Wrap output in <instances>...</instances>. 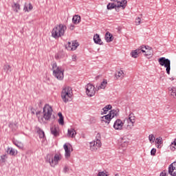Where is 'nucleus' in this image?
I'll return each mask as SVG.
<instances>
[{
  "label": "nucleus",
  "instance_id": "nucleus-1",
  "mask_svg": "<svg viewBox=\"0 0 176 176\" xmlns=\"http://www.w3.org/2000/svg\"><path fill=\"white\" fill-rule=\"evenodd\" d=\"M53 115V108L49 104H46L43 109V116L38 117L40 123H45V120H50Z\"/></svg>",
  "mask_w": 176,
  "mask_h": 176
},
{
  "label": "nucleus",
  "instance_id": "nucleus-2",
  "mask_svg": "<svg viewBox=\"0 0 176 176\" xmlns=\"http://www.w3.org/2000/svg\"><path fill=\"white\" fill-rule=\"evenodd\" d=\"M65 31H67V26H65L64 24L60 23L52 30V36L54 38V39H58V38L64 36Z\"/></svg>",
  "mask_w": 176,
  "mask_h": 176
},
{
  "label": "nucleus",
  "instance_id": "nucleus-3",
  "mask_svg": "<svg viewBox=\"0 0 176 176\" xmlns=\"http://www.w3.org/2000/svg\"><path fill=\"white\" fill-rule=\"evenodd\" d=\"M53 75L58 80L64 79V69L61 67L57 66V63L54 62L52 64Z\"/></svg>",
  "mask_w": 176,
  "mask_h": 176
},
{
  "label": "nucleus",
  "instance_id": "nucleus-4",
  "mask_svg": "<svg viewBox=\"0 0 176 176\" xmlns=\"http://www.w3.org/2000/svg\"><path fill=\"white\" fill-rule=\"evenodd\" d=\"M119 116V109H116L111 110L109 114L104 116L102 117L101 122L102 123H107L109 124L111 120L113 119V118H118Z\"/></svg>",
  "mask_w": 176,
  "mask_h": 176
},
{
  "label": "nucleus",
  "instance_id": "nucleus-5",
  "mask_svg": "<svg viewBox=\"0 0 176 176\" xmlns=\"http://www.w3.org/2000/svg\"><path fill=\"white\" fill-rule=\"evenodd\" d=\"M61 98L63 102L71 101V98H72V88L71 87L66 86L63 89Z\"/></svg>",
  "mask_w": 176,
  "mask_h": 176
},
{
  "label": "nucleus",
  "instance_id": "nucleus-6",
  "mask_svg": "<svg viewBox=\"0 0 176 176\" xmlns=\"http://www.w3.org/2000/svg\"><path fill=\"white\" fill-rule=\"evenodd\" d=\"M158 63L160 65L166 68V74H168V75H170V71L171 69V61L168 58L162 57L158 59Z\"/></svg>",
  "mask_w": 176,
  "mask_h": 176
},
{
  "label": "nucleus",
  "instance_id": "nucleus-7",
  "mask_svg": "<svg viewBox=\"0 0 176 176\" xmlns=\"http://www.w3.org/2000/svg\"><path fill=\"white\" fill-rule=\"evenodd\" d=\"M85 93L88 97L96 96V87L91 83H89L85 86Z\"/></svg>",
  "mask_w": 176,
  "mask_h": 176
},
{
  "label": "nucleus",
  "instance_id": "nucleus-8",
  "mask_svg": "<svg viewBox=\"0 0 176 176\" xmlns=\"http://www.w3.org/2000/svg\"><path fill=\"white\" fill-rule=\"evenodd\" d=\"M126 122L128 124L125 126L127 130H131L133 126H134V123H135V116H134V113H131L129 116V118H126Z\"/></svg>",
  "mask_w": 176,
  "mask_h": 176
},
{
  "label": "nucleus",
  "instance_id": "nucleus-9",
  "mask_svg": "<svg viewBox=\"0 0 176 176\" xmlns=\"http://www.w3.org/2000/svg\"><path fill=\"white\" fill-rule=\"evenodd\" d=\"M63 158L61 155L56 154L53 158H49V160H47V162H48L52 167H54V166H56V164H58V162Z\"/></svg>",
  "mask_w": 176,
  "mask_h": 176
},
{
  "label": "nucleus",
  "instance_id": "nucleus-10",
  "mask_svg": "<svg viewBox=\"0 0 176 176\" xmlns=\"http://www.w3.org/2000/svg\"><path fill=\"white\" fill-rule=\"evenodd\" d=\"M102 145L101 142L94 140L89 142V149L91 152H97L98 149H100Z\"/></svg>",
  "mask_w": 176,
  "mask_h": 176
},
{
  "label": "nucleus",
  "instance_id": "nucleus-11",
  "mask_svg": "<svg viewBox=\"0 0 176 176\" xmlns=\"http://www.w3.org/2000/svg\"><path fill=\"white\" fill-rule=\"evenodd\" d=\"M126 122V119L122 121L120 119H117L113 124V129L115 130H123V126H124V123Z\"/></svg>",
  "mask_w": 176,
  "mask_h": 176
},
{
  "label": "nucleus",
  "instance_id": "nucleus-12",
  "mask_svg": "<svg viewBox=\"0 0 176 176\" xmlns=\"http://www.w3.org/2000/svg\"><path fill=\"white\" fill-rule=\"evenodd\" d=\"M141 47V52L142 53H145L144 56L148 57V56H152L153 54V50H152V47L146 45H142Z\"/></svg>",
  "mask_w": 176,
  "mask_h": 176
},
{
  "label": "nucleus",
  "instance_id": "nucleus-13",
  "mask_svg": "<svg viewBox=\"0 0 176 176\" xmlns=\"http://www.w3.org/2000/svg\"><path fill=\"white\" fill-rule=\"evenodd\" d=\"M63 148L65 149V157L69 159V157H71V148H72V146L65 144Z\"/></svg>",
  "mask_w": 176,
  "mask_h": 176
},
{
  "label": "nucleus",
  "instance_id": "nucleus-14",
  "mask_svg": "<svg viewBox=\"0 0 176 176\" xmlns=\"http://www.w3.org/2000/svg\"><path fill=\"white\" fill-rule=\"evenodd\" d=\"M168 173L171 176H176V162L169 166Z\"/></svg>",
  "mask_w": 176,
  "mask_h": 176
},
{
  "label": "nucleus",
  "instance_id": "nucleus-15",
  "mask_svg": "<svg viewBox=\"0 0 176 176\" xmlns=\"http://www.w3.org/2000/svg\"><path fill=\"white\" fill-rule=\"evenodd\" d=\"M51 133L52 134V135H54V137H58V135H60V133H58L59 131V129L57 126H52L51 129Z\"/></svg>",
  "mask_w": 176,
  "mask_h": 176
},
{
  "label": "nucleus",
  "instance_id": "nucleus-16",
  "mask_svg": "<svg viewBox=\"0 0 176 176\" xmlns=\"http://www.w3.org/2000/svg\"><path fill=\"white\" fill-rule=\"evenodd\" d=\"M78 46H79V44L76 41H73L72 43L71 42L68 43V49H70V50H76Z\"/></svg>",
  "mask_w": 176,
  "mask_h": 176
},
{
  "label": "nucleus",
  "instance_id": "nucleus-17",
  "mask_svg": "<svg viewBox=\"0 0 176 176\" xmlns=\"http://www.w3.org/2000/svg\"><path fill=\"white\" fill-rule=\"evenodd\" d=\"M67 135L70 137V138H75L76 135V131L74 129V128H70L67 130Z\"/></svg>",
  "mask_w": 176,
  "mask_h": 176
},
{
  "label": "nucleus",
  "instance_id": "nucleus-18",
  "mask_svg": "<svg viewBox=\"0 0 176 176\" xmlns=\"http://www.w3.org/2000/svg\"><path fill=\"white\" fill-rule=\"evenodd\" d=\"M141 52L142 51H141V46H140L137 50L132 51L131 53V57H133V58H137L138 57V54H140V53H141Z\"/></svg>",
  "mask_w": 176,
  "mask_h": 176
},
{
  "label": "nucleus",
  "instance_id": "nucleus-19",
  "mask_svg": "<svg viewBox=\"0 0 176 176\" xmlns=\"http://www.w3.org/2000/svg\"><path fill=\"white\" fill-rule=\"evenodd\" d=\"M94 43L97 45H102V41H101V38H100V35H98V34H96L94 36Z\"/></svg>",
  "mask_w": 176,
  "mask_h": 176
},
{
  "label": "nucleus",
  "instance_id": "nucleus-20",
  "mask_svg": "<svg viewBox=\"0 0 176 176\" xmlns=\"http://www.w3.org/2000/svg\"><path fill=\"white\" fill-rule=\"evenodd\" d=\"M105 41L108 43L112 42L113 41V36L109 32H107L105 34Z\"/></svg>",
  "mask_w": 176,
  "mask_h": 176
},
{
  "label": "nucleus",
  "instance_id": "nucleus-21",
  "mask_svg": "<svg viewBox=\"0 0 176 176\" xmlns=\"http://www.w3.org/2000/svg\"><path fill=\"white\" fill-rule=\"evenodd\" d=\"M3 69L6 74H10L12 72V66L8 64H6L3 65Z\"/></svg>",
  "mask_w": 176,
  "mask_h": 176
},
{
  "label": "nucleus",
  "instance_id": "nucleus-22",
  "mask_svg": "<svg viewBox=\"0 0 176 176\" xmlns=\"http://www.w3.org/2000/svg\"><path fill=\"white\" fill-rule=\"evenodd\" d=\"M72 21L74 24H79V23H80V16L74 15L73 16Z\"/></svg>",
  "mask_w": 176,
  "mask_h": 176
},
{
  "label": "nucleus",
  "instance_id": "nucleus-23",
  "mask_svg": "<svg viewBox=\"0 0 176 176\" xmlns=\"http://www.w3.org/2000/svg\"><path fill=\"white\" fill-rule=\"evenodd\" d=\"M108 85V82L107 80H104L100 85L98 87V90H100V89H105L107 87V85Z\"/></svg>",
  "mask_w": 176,
  "mask_h": 176
},
{
  "label": "nucleus",
  "instance_id": "nucleus-24",
  "mask_svg": "<svg viewBox=\"0 0 176 176\" xmlns=\"http://www.w3.org/2000/svg\"><path fill=\"white\" fill-rule=\"evenodd\" d=\"M124 74V73L122 72V70H120V71L116 72L115 76H116V79H119L120 78L122 79V78H123Z\"/></svg>",
  "mask_w": 176,
  "mask_h": 176
},
{
  "label": "nucleus",
  "instance_id": "nucleus-25",
  "mask_svg": "<svg viewBox=\"0 0 176 176\" xmlns=\"http://www.w3.org/2000/svg\"><path fill=\"white\" fill-rule=\"evenodd\" d=\"M169 91H170V94L173 98H176V87H170L168 88Z\"/></svg>",
  "mask_w": 176,
  "mask_h": 176
},
{
  "label": "nucleus",
  "instance_id": "nucleus-26",
  "mask_svg": "<svg viewBox=\"0 0 176 176\" xmlns=\"http://www.w3.org/2000/svg\"><path fill=\"white\" fill-rule=\"evenodd\" d=\"M12 9L14 12H16V13H19V10H20V4L14 3V5H12Z\"/></svg>",
  "mask_w": 176,
  "mask_h": 176
},
{
  "label": "nucleus",
  "instance_id": "nucleus-27",
  "mask_svg": "<svg viewBox=\"0 0 176 176\" xmlns=\"http://www.w3.org/2000/svg\"><path fill=\"white\" fill-rule=\"evenodd\" d=\"M58 116L59 117V124H64V117L63 116V113H61V112L58 113Z\"/></svg>",
  "mask_w": 176,
  "mask_h": 176
},
{
  "label": "nucleus",
  "instance_id": "nucleus-28",
  "mask_svg": "<svg viewBox=\"0 0 176 176\" xmlns=\"http://www.w3.org/2000/svg\"><path fill=\"white\" fill-rule=\"evenodd\" d=\"M7 153H8V155L14 156V155H16V150H14V148H8L7 150Z\"/></svg>",
  "mask_w": 176,
  "mask_h": 176
},
{
  "label": "nucleus",
  "instance_id": "nucleus-29",
  "mask_svg": "<svg viewBox=\"0 0 176 176\" xmlns=\"http://www.w3.org/2000/svg\"><path fill=\"white\" fill-rule=\"evenodd\" d=\"M107 8L108 10H112V9H115L116 8V4L114 3H109Z\"/></svg>",
  "mask_w": 176,
  "mask_h": 176
},
{
  "label": "nucleus",
  "instance_id": "nucleus-30",
  "mask_svg": "<svg viewBox=\"0 0 176 176\" xmlns=\"http://www.w3.org/2000/svg\"><path fill=\"white\" fill-rule=\"evenodd\" d=\"M169 148L170 151H175L176 149V139L173 141V142L171 143V144L169 146Z\"/></svg>",
  "mask_w": 176,
  "mask_h": 176
},
{
  "label": "nucleus",
  "instance_id": "nucleus-31",
  "mask_svg": "<svg viewBox=\"0 0 176 176\" xmlns=\"http://www.w3.org/2000/svg\"><path fill=\"white\" fill-rule=\"evenodd\" d=\"M14 144L19 149H23V148H24V145L20 142H14Z\"/></svg>",
  "mask_w": 176,
  "mask_h": 176
},
{
  "label": "nucleus",
  "instance_id": "nucleus-32",
  "mask_svg": "<svg viewBox=\"0 0 176 176\" xmlns=\"http://www.w3.org/2000/svg\"><path fill=\"white\" fill-rule=\"evenodd\" d=\"M111 109H112V105L109 104V105H107L106 107H104L102 109V111H103L104 113H107V112H108V111H109Z\"/></svg>",
  "mask_w": 176,
  "mask_h": 176
},
{
  "label": "nucleus",
  "instance_id": "nucleus-33",
  "mask_svg": "<svg viewBox=\"0 0 176 176\" xmlns=\"http://www.w3.org/2000/svg\"><path fill=\"white\" fill-rule=\"evenodd\" d=\"M155 140H156V138H155V135L153 134H151L148 135V141L151 144H153V142H155Z\"/></svg>",
  "mask_w": 176,
  "mask_h": 176
},
{
  "label": "nucleus",
  "instance_id": "nucleus-34",
  "mask_svg": "<svg viewBox=\"0 0 176 176\" xmlns=\"http://www.w3.org/2000/svg\"><path fill=\"white\" fill-rule=\"evenodd\" d=\"M117 3H120V5H124V9H126V6H127V0H122L121 1L118 0Z\"/></svg>",
  "mask_w": 176,
  "mask_h": 176
},
{
  "label": "nucleus",
  "instance_id": "nucleus-35",
  "mask_svg": "<svg viewBox=\"0 0 176 176\" xmlns=\"http://www.w3.org/2000/svg\"><path fill=\"white\" fill-rule=\"evenodd\" d=\"M94 141H98L99 142H101V134L97 133Z\"/></svg>",
  "mask_w": 176,
  "mask_h": 176
},
{
  "label": "nucleus",
  "instance_id": "nucleus-36",
  "mask_svg": "<svg viewBox=\"0 0 176 176\" xmlns=\"http://www.w3.org/2000/svg\"><path fill=\"white\" fill-rule=\"evenodd\" d=\"M155 144H157V145H162V138H157L155 139Z\"/></svg>",
  "mask_w": 176,
  "mask_h": 176
},
{
  "label": "nucleus",
  "instance_id": "nucleus-37",
  "mask_svg": "<svg viewBox=\"0 0 176 176\" xmlns=\"http://www.w3.org/2000/svg\"><path fill=\"white\" fill-rule=\"evenodd\" d=\"M135 25H140V24H141V18L138 17L135 19Z\"/></svg>",
  "mask_w": 176,
  "mask_h": 176
},
{
  "label": "nucleus",
  "instance_id": "nucleus-38",
  "mask_svg": "<svg viewBox=\"0 0 176 176\" xmlns=\"http://www.w3.org/2000/svg\"><path fill=\"white\" fill-rule=\"evenodd\" d=\"M39 138H45V132L43 131H41L39 132Z\"/></svg>",
  "mask_w": 176,
  "mask_h": 176
},
{
  "label": "nucleus",
  "instance_id": "nucleus-39",
  "mask_svg": "<svg viewBox=\"0 0 176 176\" xmlns=\"http://www.w3.org/2000/svg\"><path fill=\"white\" fill-rule=\"evenodd\" d=\"M151 156H155V155H156V148H153L151 151Z\"/></svg>",
  "mask_w": 176,
  "mask_h": 176
},
{
  "label": "nucleus",
  "instance_id": "nucleus-40",
  "mask_svg": "<svg viewBox=\"0 0 176 176\" xmlns=\"http://www.w3.org/2000/svg\"><path fill=\"white\" fill-rule=\"evenodd\" d=\"M98 176H108L104 172H99Z\"/></svg>",
  "mask_w": 176,
  "mask_h": 176
},
{
  "label": "nucleus",
  "instance_id": "nucleus-41",
  "mask_svg": "<svg viewBox=\"0 0 176 176\" xmlns=\"http://www.w3.org/2000/svg\"><path fill=\"white\" fill-rule=\"evenodd\" d=\"M116 8H118V9H119V8H122V10H124V5H120V3H118V5H116Z\"/></svg>",
  "mask_w": 176,
  "mask_h": 176
},
{
  "label": "nucleus",
  "instance_id": "nucleus-42",
  "mask_svg": "<svg viewBox=\"0 0 176 176\" xmlns=\"http://www.w3.org/2000/svg\"><path fill=\"white\" fill-rule=\"evenodd\" d=\"M24 12H28V4L25 3L23 7Z\"/></svg>",
  "mask_w": 176,
  "mask_h": 176
},
{
  "label": "nucleus",
  "instance_id": "nucleus-43",
  "mask_svg": "<svg viewBox=\"0 0 176 176\" xmlns=\"http://www.w3.org/2000/svg\"><path fill=\"white\" fill-rule=\"evenodd\" d=\"M32 5H31V3L28 4V12L32 10Z\"/></svg>",
  "mask_w": 176,
  "mask_h": 176
},
{
  "label": "nucleus",
  "instance_id": "nucleus-44",
  "mask_svg": "<svg viewBox=\"0 0 176 176\" xmlns=\"http://www.w3.org/2000/svg\"><path fill=\"white\" fill-rule=\"evenodd\" d=\"M127 145H129V144L126 142H124V143L121 144V146L122 148H126V146H127Z\"/></svg>",
  "mask_w": 176,
  "mask_h": 176
},
{
  "label": "nucleus",
  "instance_id": "nucleus-45",
  "mask_svg": "<svg viewBox=\"0 0 176 176\" xmlns=\"http://www.w3.org/2000/svg\"><path fill=\"white\" fill-rule=\"evenodd\" d=\"M36 116H37V118H38V120H39V118H41L42 116H39V115H41V111H37L36 113Z\"/></svg>",
  "mask_w": 176,
  "mask_h": 176
},
{
  "label": "nucleus",
  "instance_id": "nucleus-46",
  "mask_svg": "<svg viewBox=\"0 0 176 176\" xmlns=\"http://www.w3.org/2000/svg\"><path fill=\"white\" fill-rule=\"evenodd\" d=\"M72 60H73V61H76V55L72 56Z\"/></svg>",
  "mask_w": 176,
  "mask_h": 176
},
{
  "label": "nucleus",
  "instance_id": "nucleus-47",
  "mask_svg": "<svg viewBox=\"0 0 176 176\" xmlns=\"http://www.w3.org/2000/svg\"><path fill=\"white\" fill-rule=\"evenodd\" d=\"M68 170H69V168H68V166H65V168H64L65 173H67V171H68Z\"/></svg>",
  "mask_w": 176,
  "mask_h": 176
},
{
  "label": "nucleus",
  "instance_id": "nucleus-48",
  "mask_svg": "<svg viewBox=\"0 0 176 176\" xmlns=\"http://www.w3.org/2000/svg\"><path fill=\"white\" fill-rule=\"evenodd\" d=\"M74 28H75V26L74 25H70V30H74Z\"/></svg>",
  "mask_w": 176,
  "mask_h": 176
},
{
  "label": "nucleus",
  "instance_id": "nucleus-49",
  "mask_svg": "<svg viewBox=\"0 0 176 176\" xmlns=\"http://www.w3.org/2000/svg\"><path fill=\"white\" fill-rule=\"evenodd\" d=\"M110 1H111V2H116V3H118V0H110Z\"/></svg>",
  "mask_w": 176,
  "mask_h": 176
},
{
  "label": "nucleus",
  "instance_id": "nucleus-50",
  "mask_svg": "<svg viewBox=\"0 0 176 176\" xmlns=\"http://www.w3.org/2000/svg\"><path fill=\"white\" fill-rule=\"evenodd\" d=\"M115 9H116V11H118V9H119V8H116Z\"/></svg>",
  "mask_w": 176,
  "mask_h": 176
},
{
  "label": "nucleus",
  "instance_id": "nucleus-51",
  "mask_svg": "<svg viewBox=\"0 0 176 176\" xmlns=\"http://www.w3.org/2000/svg\"><path fill=\"white\" fill-rule=\"evenodd\" d=\"M32 113H33L34 115L35 114V112L32 111Z\"/></svg>",
  "mask_w": 176,
  "mask_h": 176
},
{
  "label": "nucleus",
  "instance_id": "nucleus-52",
  "mask_svg": "<svg viewBox=\"0 0 176 176\" xmlns=\"http://www.w3.org/2000/svg\"><path fill=\"white\" fill-rule=\"evenodd\" d=\"M56 58H58V56H56Z\"/></svg>",
  "mask_w": 176,
  "mask_h": 176
},
{
  "label": "nucleus",
  "instance_id": "nucleus-53",
  "mask_svg": "<svg viewBox=\"0 0 176 176\" xmlns=\"http://www.w3.org/2000/svg\"><path fill=\"white\" fill-rule=\"evenodd\" d=\"M56 58H58V56H56Z\"/></svg>",
  "mask_w": 176,
  "mask_h": 176
},
{
  "label": "nucleus",
  "instance_id": "nucleus-54",
  "mask_svg": "<svg viewBox=\"0 0 176 176\" xmlns=\"http://www.w3.org/2000/svg\"><path fill=\"white\" fill-rule=\"evenodd\" d=\"M157 148H159V144L157 146Z\"/></svg>",
  "mask_w": 176,
  "mask_h": 176
},
{
  "label": "nucleus",
  "instance_id": "nucleus-55",
  "mask_svg": "<svg viewBox=\"0 0 176 176\" xmlns=\"http://www.w3.org/2000/svg\"><path fill=\"white\" fill-rule=\"evenodd\" d=\"M49 156H50V155H47V157H49Z\"/></svg>",
  "mask_w": 176,
  "mask_h": 176
},
{
  "label": "nucleus",
  "instance_id": "nucleus-56",
  "mask_svg": "<svg viewBox=\"0 0 176 176\" xmlns=\"http://www.w3.org/2000/svg\"><path fill=\"white\" fill-rule=\"evenodd\" d=\"M144 50H146L144 49Z\"/></svg>",
  "mask_w": 176,
  "mask_h": 176
}]
</instances>
